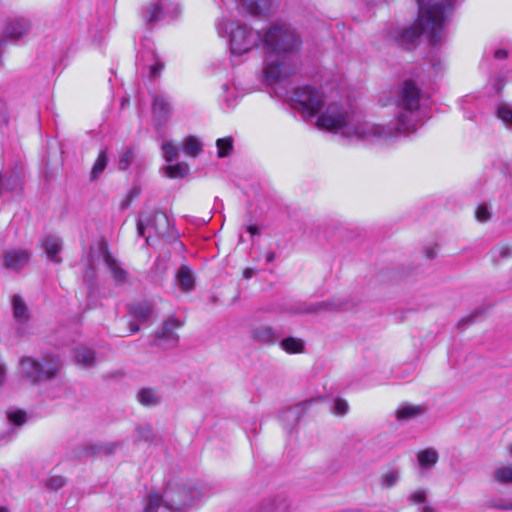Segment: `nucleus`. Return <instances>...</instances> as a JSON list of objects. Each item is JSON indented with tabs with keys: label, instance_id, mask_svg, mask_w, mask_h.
<instances>
[{
	"label": "nucleus",
	"instance_id": "obj_31",
	"mask_svg": "<svg viewBox=\"0 0 512 512\" xmlns=\"http://www.w3.org/2000/svg\"><path fill=\"white\" fill-rule=\"evenodd\" d=\"M217 155L219 158L229 156L233 151V139L232 137L219 138L216 141Z\"/></svg>",
	"mask_w": 512,
	"mask_h": 512
},
{
	"label": "nucleus",
	"instance_id": "obj_12",
	"mask_svg": "<svg viewBox=\"0 0 512 512\" xmlns=\"http://www.w3.org/2000/svg\"><path fill=\"white\" fill-rule=\"evenodd\" d=\"M30 260V254L26 250L13 249L5 254L6 267L15 271L24 268Z\"/></svg>",
	"mask_w": 512,
	"mask_h": 512
},
{
	"label": "nucleus",
	"instance_id": "obj_24",
	"mask_svg": "<svg viewBox=\"0 0 512 512\" xmlns=\"http://www.w3.org/2000/svg\"><path fill=\"white\" fill-rule=\"evenodd\" d=\"M203 151L201 141L195 136H188L183 142V152L190 157H197Z\"/></svg>",
	"mask_w": 512,
	"mask_h": 512
},
{
	"label": "nucleus",
	"instance_id": "obj_20",
	"mask_svg": "<svg viewBox=\"0 0 512 512\" xmlns=\"http://www.w3.org/2000/svg\"><path fill=\"white\" fill-rule=\"evenodd\" d=\"M439 459V454L434 448H426L417 453L418 464L422 468H432Z\"/></svg>",
	"mask_w": 512,
	"mask_h": 512
},
{
	"label": "nucleus",
	"instance_id": "obj_54",
	"mask_svg": "<svg viewBox=\"0 0 512 512\" xmlns=\"http://www.w3.org/2000/svg\"><path fill=\"white\" fill-rule=\"evenodd\" d=\"M508 452L512 456V444L508 446Z\"/></svg>",
	"mask_w": 512,
	"mask_h": 512
},
{
	"label": "nucleus",
	"instance_id": "obj_27",
	"mask_svg": "<svg viewBox=\"0 0 512 512\" xmlns=\"http://www.w3.org/2000/svg\"><path fill=\"white\" fill-rule=\"evenodd\" d=\"M283 350L288 353H301L304 351V341L300 338L287 337L280 343Z\"/></svg>",
	"mask_w": 512,
	"mask_h": 512
},
{
	"label": "nucleus",
	"instance_id": "obj_50",
	"mask_svg": "<svg viewBox=\"0 0 512 512\" xmlns=\"http://www.w3.org/2000/svg\"><path fill=\"white\" fill-rule=\"evenodd\" d=\"M247 231L252 235V236H255V235H259L260 232H259V229L257 226L255 225H250L247 227Z\"/></svg>",
	"mask_w": 512,
	"mask_h": 512
},
{
	"label": "nucleus",
	"instance_id": "obj_21",
	"mask_svg": "<svg viewBox=\"0 0 512 512\" xmlns=\"http://www.w3.org/2000/svg\"><path fill=\"white\" fill-rule=\"evenodd\" d=\"M252 338L262 343H273L276 339L275 331L270 326H259L252 330Z\"/></svg>",
	"mask_w": 512,
	"mask_h": 512
},
{
	"label": "nucleus",
	"instance_id": "obj_35",
	"mask_svg": "<svg viewBox=\"0 0 512 512\" xmlns=\"http://www.w3.org/2000/svg\"><path fill=\"white\" fill-rule=\"evenodd\" d=\"M133 315L139 322H145L152 315V308L146 303H140L133 308Z\"/></svg>",
	"mask_w": 512,
	"mask_h": 512
},
{
	"label": "nucleus",
	"instance_id": "obj_7",
	"mask_svg": "<svg viewBox=\"0 0 512 512\" xmlns=\"http://www.w3.org/2000/svg\"><path fill=\"white\" fill-rule=\"evenodd\" d=\"M170 227L168 216L161 211L152 213H143L139 216L137 222V232L140 236L146 238V243L151 245L153 236H164L168 233Z\"/></svg>",
	"mask_w": 512,
	"mask_h": 512
},
{
	"label": "nucleus",
	"instance_id": "obj_40",
	"mask_svg": "<svg viewBox=\"0 0 512 512\" xmlns=\"http://www.w3.org/2000/svg\"><path fill=\"white\" fill-rule=\"evenodd\" d=\"M349 405L346 400L337 398L334 402L333 413L343 416L348 412Z\"/></svg>",
	"mask_w": 512,
	"mask_h": 512
},
{
	"label": "nucleus",
	"instance_id": "obj_56",
	"mask_svg": "<svg viewBox=\"0 0 512 512\" xmlns=\"http://www.w3.org/2000/svg\"><path fill=\"white\" fill-rule=\"evenodd\" d=\"M474 317V314L473 315H470V317L468 319H466V321H471V318Z\"/></svg>",
	"mask_w": 512,
	"mask_h": 512
},
{
	"label": "nucleus",
	"instance_id": "obj_5",
	"mask_svg": "<svg viewBox=\"0 0 512 512\" xmlns=\"http://www.w3.org/2000/svg\"><path fill=\"white\" fill-rule=\"evenodd\" d=\"M202 496L201 490L194 484L186 485L181 491H174L169 487L165 492V499L157 494L150 493L147 496L144 510L145 512H157L160 506H164L172 512H180L185 507L193 504Z\"/></svg>",
	"mask_w": 512,
	"mask_h": 512
},
{
	"label": "nucleus",
	"instance_id": "obj_4",
	"mask_svg": "<svg viewBox=\"0 0 512 512\" xmlns=\"http://www.w3.org/2000/svg\"><path fill=\"white\" fill-rule=\"evenodd\" d=\"M216 29L220 37L229 39L233 55H244L262 43L259 31L239 25L225 16L216 24Z\"/></svg>",
	"mask_w": 512,
	"mask_h": 512
},
{
	"label": "nucleus",
	"instance_id": "obj_9",
	"mask_svg": "<svg viewBox=\"0 0 512 512\" xmlns=\"http://www.w3.org/2000/svg\"><path fill=\"white\" fill-rule=\"evenodd\" d=\"M170 14V9L165 0H152L145 6L142 17L146 23L155 24L164 20Z\"/></svg>",
	"mask_w": 512,
	"mask_h": 512
},
{
	"label": "nucleus",
	"instance_id": "obj_49",
	"mask_svg": "<svg viewBox=\"0 0 512 512\" xmlns=\"http://www.w3.org/2000/svg\"><path fill=\"white\" fill-rule=\"evenodd\" d=\"M436 255H437V252H436V250L434 248L429 247V248L425 249V256H426V258L432 259V258L436 257Z\"/></svg>",
	"mask_w": 512,
	"mask_h": 512
},
{
	"label": "nucleus",
	"instance_id": "obj_42",
	"mask_svg": "<svg viewBox=\"0 0 512 512\" xmlns=\"http://www.w3.org/2000/svg\"><path fill=\"white\" fill-rule=\"evenodd\" d=\"M409 500L414 504L424 503L426 500L425 490L419 489L409 495Z\"/></svg>",
	"mask_w": 512,
	"mask_h": 512
},
{
	"label": "nucleus",
	"instance_id": "obj_2",
	"mask_svg": "<svg viewBox=\"0 0 512 512\" xmlns=\"http://www.w3.org/2000/svg\"><path fill=\"white\" fill-rule=\"evenodd\" d=\"M264 49V82H274L289 77L295 70V58L302 47L297 30L289 24H273L262 35Z\"/></svg>",
	"mask_w": 512,
	"mask_h": 512
},
{
	"label": "nucleus",
	"instance_id": "obj_26",
	"mask_svg": "<svg viewBox=\"0 0 512 512\" xmlns=\"http://www.w3.org/2000/svg\"><path fill=\"white\" fill-rule=\"evenodd\" d=\"M153 111L158 116H167L171 112V103L164 95H156L153 98Z\"/></svg>",
	"mask_w": 512,
	"mask_h": 512
},
{
	"label": "nucleus",
	"instance_id": "obj_25",
	"mask_svg": "<svg viewBox=\"0 0 512 512\" xmlns=\"http://www.w3.org/2000/svg\"><path fill=\"white\" fill-rule=\"evenodd\" d=\"M492 262L499 264L512 256V247L508 244H499L490 251Z\"/></svg>",
	"mask_w": 512,
	"mask_h": 512
},
{
	"label": "nucleus",
	"instance_id": "obj_46",
	"mask_svg": "<svg viewBox=\"0 0 512 512\" xmlns=\"http://www.w3.org/2000/svg\"><path fill=\"white\" fill-rule=\"evenodd\" d=\"M7 377V368L3 361L0 360V386H2Z\"/></svg>",
	"mask_w": 512,
	"mask_h": 512
},
{
	"label": "nucleus",
	"instance_id": "obj_33",
	"mask_svg": "<svg viewBox=\"0 0 512 512\" xmlns=\"http://www.w3.org/2000/svg\"><path fill=\"white\" fill-rule=\"evenodd\" d=\"M163 158L166 162L172 163L179 155V149L174 145L172 141H164L161 145Z\"/></svg>",
	"mask_w": 512,
	"mask_h": 512
},
{
	"label": "nucleus",
	"instance_id": "obj_32",
	"mask_svg": "<svg viewBox=\"0 0 512 512\" xmlns=\"http://www.w3.org/2000/svg\"><path fill=\"white\" fill-rule=\"evenodd\" d=\"M188 165L185 163L170 164L165 168V173L170 178H182L188 173Z\"/></svg>",
	"mask_w": 512,
	"mask_h": 512
},
{
	"label": "nucleus",
	"instance_id": "obj_30",
	"mask_svg": "<svg viewBox=\"0 0 512 512\" xmlns=\"http://www.w3.org/2000/svg\"><path fill=\"white\" fill-rule=\"evenodd\" d=\"M19 186V179L17 176L0 174V197L4 191L16 190Z\"/></svg>",
	"mask_w": 512,
	"mask_h": 512
},
{
	"label": "nucleus",
	"instance_id": "obj_28",
	"mask_svg": "<svg viewBox=\"0 0 512 512\" xmlns=\"http://www.w3.org/2000/svg\"><path fill=\"white\" fill-rule=\"evenodd\" d=\"M400 480V472L398 470H387L381 474L379 484L382 489H390L397 485Z\"/></svg>",
	"mask_w": 512,
	"mask_h": 512
},
{
	"label": "nucleus",
	"instance_id": "obj_36",
	"mask_svg": "<svg viewBox=\"0 0 512 512\" xmlns=\"http://www.w3.org/2000/svg\"><path fill=\"white\" fill-rule=\"evenodd\" d=\"M475 218L477 221L481 223L488 222L489 220H491L492 212L490 207L485 203L478 205V207L475 210Z\"/></svg>",
	"mask_w": 512,
	"mask_h": 512
},
{
	"label": "nucleus",
	"instance_id": "obj_23",
	"mask_svg": "<svg viewBox=\"0 0 512 512\" xmlns=\"http://www.w3.org/2000/svg\"><path fill=\"white\" fill-rule=\"evenodd\" d=\"M74 358L78 364L91 367L96 362L95 353L87 347H79L74 352Z\"/></svg>",
	"mask_w": 512,
	"mask_h": 512
},
{
	"label": "nucleus",
	"instance_id": "obj_14",
	"mask_svg": "<svg viewBox=\"0 0 512 512\" xmlns=\"http://www.w3.org/2000/svg\"><path fill=\"white\" fill-rule=\"evenodd\" d=\"M175 279L183 292H190L195 287V278L187 265H182L176 272Z\"/></svg>",
	"mask_w": 512,
	"mask_h": 512
},
{
	"label": "nucleus",
	"instance_id": "obj_3",
	"mask_svg": "<svg viewBox=\"0 0 512 512\" xmlns=\"http://www.w3.org/2000/svg\"><path fill=\"white\" fill-rule=\"evenodd\" d=\"M456 0H417L418 19L409 27H394L386 32L390 44L404 49L416 45L422 34H426L432 45L441 40V32L449 20Z\"/></svg>",
	"mask_w": 512,
	"mask_h": 512
},
{
	"label": "nucleus",
	"instance_id": "obj_53",
	"mask_svg": "<svg viewBox=\"0 0 512 512\" xmlns=\"http://www.w3.org/2000/svg\"><path fill=\"white\" fill-rule=\"evenodd\" d=\"M422 512H436V511L429 506H425V507H423Z\"/></svg>",
	"mask_w": 512,
	"mask_h": 512
},
{
	"label": "nucleus",
	"instance_id": "obj_17",
	"mask_svg": "<svg viewBox=\"0 0 512 512\" xmlns=\"http://www.w3.org/2000/svg\"><path fill=\"white\" fill-rule=\"evenodd\" d=\"M138 401L147 407H154L161 403L162 396L155 388H142L137 393Z\"/></svg>",
	"mask_w": 512,
	"mask_h": 512
},
{
	"label": "nucleus",
	"instance_id": "obj_19",
	"mask_svg": "<svg viewBox=\"0 0 512 512\" xmlns=\"http://www.w3.org/2000/svg\"><path fill=\"white\" fill-rule=\"evenodd\" d=\"M271 0H242V6L251 15H263L269 11Z\"/></svg>",
	"mask_w": 512,
	"mask_h": 512
},
{
	"label": "nucleus",
	"instance_id": "obj_11",
	"mask_svg": "<svg viewBox=\"0 0 512 512\" xmlns=\"http://www.w3.org/2000/svg\"><path fill=\"white\" fill-rule=\"evenodd\" d=\"M290 502L284 495H274L265 498L256 512H288Z\"/></svg>",
	"mask_w": 512,
	"mask_h": 512
},
{
	"label": "nucleus",
	"instance_id": "obj_10",
	"mask_svg": "<svg viewBox=\"0 0 512 512\" xmlns=\"http://www.w3.org/2000/svg\"><path fill=\"white\" fill-rule=\"evenodd\" d=\"M428 411L425 404L404 403L395 411V417L398 422H407L423 416Z\"/></svg>",
	"mask_w": 512,
	"mask_h": 512
},
{
	"label": "nucleus",
	"instance_id": "obj_16",
	"mask_svg": "<svg viewBox=\"0 0 512 512\" xmlns=\"http://www.w3.org/2000/svg\"><path fill=\"white\" fill-rule=\"evenodd\" d=\"M344 307V302L340 301L339 299H333L331 301H323L318 303L315 308L313 309V312H319V311H336ZM291 313L294 314H301V313H308L312 312V310L304 307H296L290 310Z\"/></svg>",
	"mask_w": 512,
	"mask_h": 512
},
{
	"label": "nucleus",
	"instance_id": "obj_38",
	"mask_svg": "<svg viewBox=\"0 0 512 512\" xmlns=\"http://www.w3.org/2000/svg\"><path fill=\"white\" fill-rule=\"evenodd\" d=\"M7 417L11 423L17 426L23 425L27 420V415L22 410L10 411L8 412Z\"/></svg>",
	"mask_w": 512,
	"mask_h": 512
},
{
	"label": "nucleus",
	"instance_id": "obj_18",
	"mask_svg": "<svg viewBox=\"0 0 512 512\" xmlns=\"http://www.w3.org/2000/svg\"><path fill=\"white\" fill-rule=\"evenodd\" d=\"M11 304L15 320L19 323L27 322L30 318V313L23 299L20 296L15 295L12 297Z\"/></svg>",
	"mask_w": 512,
	"mask_h": 512
},
{
	"label": "nucleus",
	"instance_id": "obj_51",
	"mask_svg": "<svg viewBox=\"0 0 512 512\" xmlns=\"http://www.w3.org/2000/svg\"><path fill=\"white\" fill-rule=\"evenodd\" d=\"M139 331V326L137 324H130V334H135Z\"/></svg>",
	"mask_w": 512,
	"mask_h": 512
},
{
	"label": "nucleus",
	"instance_id": "obj_13",
	"mask_svg": "<svg viewBox=\"0 0 512 512\" xmlns=\"http://www.w3.org/2000/svg\"><path fill=\"white\" fill-rule=\"evenodd\" d=\"M103 256L106 266L112 273L114 282L117 285L126 283L129 278L128 272L121 266L118 260L108 251H106Z\"/></svg>",
	"mask_w": 512,
	"mask_h": 512
},
{
	"label": "nucleus",
	"instance_id": "obj_37",
	"mask_svg": "<svg viewBox=\"0 0 512 512\" xmlns=\"http://www.w3.org/2000/svg\"><path fill=\"white\" fill-rule=\"evenodd\" d=\"M498 117L507 127H512V108L508 105H500L497 109Z\"/></svg>",
	"mask_w": 512,
	"mask_h": 512
},
{
	"label": "nucleus",
	"instance_id": "obj_43",
	"mask_svg": "<svg viewBox=\"0 0 512 512\" xmlns=\"http://www.w3.org/2000/svg\"><path fill=\"white\" fill-rule=\"evenodd\" d=\"M490 506L499 510H512V500L492 501Z\"/></svg>",
	"mask_w": 512,
	"mask_h": 512
},
{
	"label": "nucleus",
	"instance_id": "obj_8",
	"mask_svg": "<svg viewBox=\"0 0 512 512\" xmlns=\"http://www.w3.org/2000/svg\"><path fill=\"white\" fill-rule=\"evenodd\" d=\"M181 326L182 323L175 318L165 321L160 331L155 334L156 344L165 349L175 347L179 339L176 330Z\"/></svg>",
	"mask_w": 512,
	"mask_h": 512
},
{
	"label": "nucleus",
	"instance_id": "obj_45",
	"mask_svg": "<svg viewBox=\"0 0 512 512\" xmlns=\"http://www.w3.org/2000/svg\"><path fill=\"white\" fill-rule=\"evenodd\" d=\"M222 90H223V93H224V95H222V97H223V100L226 103L227 108L233 107L234 106V99H230L229 96L226 95L229 92V90H230L229 86L224 84L222 86Z\"/></svg>",
	"mask_w": 512,
	"mask_h": 512
},
{
	"label": "nucleus",
	"instance_id": "obj_6",
	"mask_svg": "<svg viewBox=\"0 0 512 512\" xmlns=\"http://www.w3.org/2000/svg\"><path fill=\"white\" fill-rule=\"evenodd\" d=\"M58 368L57 359L51 355H44L41 359L24 356L20 360L21 375L32 384H38L54 378Z\"/></svg>",
	"mask_w": 512,
	"mask_h": 512
},
{
	"label": "nucleus",
	"instance_id": "obj_48",
	"mask_svg": "<svg viewBox=\"0 0 512 512\" xmlns=\"http://www.w3.org/2000/svg\"><path fill=\"white\" fill-rule=\"evenodd\" d=\"M508 55V52L504 49H498L495 51L494 56L497 59H505Z\"/></svg>",
	"mask_w": 512,
	"mask_h": 512
},
{
	"label": "nucleus",
	"instance_id": "obj_15",
	"mask_svg": "<svg viewBox=\"0 0 512 512\" xmlns=\"http://www.w3.org/2000/svg\"><path fill=\"white\" fill-rule=\"evenodd\" d=\"M42 245L45 249V253L47 257L55 262L60 263L62 261L61 257L59 256V253L62 249V242L61 240L56 236H47L43 242Z\"/></svg>",
	"mask_w": 512,
	"mask_h": 512
},
{
	"label": "nucleus",
	"instance_id": "obj_47",
	"mask_svg": "<svg viewBox=\"0 0 512 512\" xmlns=\"http://www.w3.org/2000/svg\"><path fill=\"white\" fill-rule=\"evenodd\" d=\"M313 402H314V400H309L307 402L301 403L298 406L291 408L290 412L293 414H296L300 409H302L303 407H306L308 405H311Z\"/></svg>",
	"mask_w": 512,
	"mask_h": 512
},
{
	"label": "nucleus",
	"instance_id": "obj_39",
	"mask_svg": "<svg viewBox=\"0 0 512 512\" xmlns=\"http://www.w3.org/2000/svg\"><path fill=\"white\" fill-rule=\"evenodd\" d=\"M65 478L59 475L51 476L47 482L46 486L51 490H58L65 485Z\"/></svg>",
	"mask_w": 512,
	"mask_h": 512
},
{
	"label": "nucleus",
	"instance_id": "obj_1",
	"mask_svg": "<svg viewBox=\"0 0 512 512\" xmlns=\"http://www.w3.org/2000/svg\"><path fill=\"white\" fill-rule=\"evenodd\" d=\"M421 90L413 81H404L399 87L395 104L396 121L385 124L366 120L356 112L349 99L338 90L327 87H298L291 98V106L304 117L317 116L316 125L352 141L374 145H388L401 134L415 132L421 121Z\"/></svg>",
	"mask_w": 512,
	"mask_h": 512
},
{
	"label": "nucleus",
	"instance_id": "obj_44",
	"mask_svg": "<svg viewBox=\"0 0 512 512\" xmlns=\"http://www.w3.org/2000/svg\"><path fill=\"white\" fill-rule=\"evenodd\" d=\"M163 67H164V65L161 62H159V61H156L154 64L150 65L149 66V75H150V77L152 79L157 78L160 75Z\"/></svg>",
	"mask_w": 512,
	"mask_h": 512
},
{
	"label": "nucleus",
	"instance_id": "obj_41",
	"mask_svg": "<svg viewBox=\"0 0 512 512\" xmlns=\"http://www.w3.org/2000/svg\"><path fill=\"white\" fill-rule=\"evenodd\" d=\"M138 438L146 442H150L153 439L152 428L149 425L140 426L137 428Z\"/></svg>",
	"mask_w": 512,
	"mask_h": 512
},
{
	"label": "nucleus",
	"instance_id": "obj_55",
	"mask_svg": "<svg viewBox=\"0 0 512 512\" xmlns=\"http://www.w3.org/2000/svg\"><path fill=\"white\" fill-rule=\"evenodd\" d=\"M0 512H8V510L4 507H0Z\"/></svg>",
	"mask_w": 512,
	"mask_h": 512
},
{
	"label": "nucleus",
	"instance_id": "obj_22",
	"mask_svg": "<svg viewBox=\"0 0 512 512\" xmlns=\"http://www.w3.org/2000/svg\"><path fill=\"white\" fill-rule=\"evenodd\" d=\"M107 165H108V152H107V149H102L99 152L98 157L96 158V160L92 166V169L90 172V180H92V181L96 180L106 169Z\"/></svg>",
	"mask_w": 512,
	"mask_h": 512
},
{
	"label": "nucleus",
	"instance_id": "obj_34",
	"mask_svg": "<svg viewBox=\"0 0 512 512\" xmlns=\"http://www.w3.org/2000/svg\"><path fill=\"white\" fill-rule=\"evenodd\" d=\"M135 158V152L133 148H126L125 151L119 153L118 169L125 171L127 170Z\"/></svg>",
	"mask_w": 512,
	"mask_h": 512
},
{
	"label": "nucleus",
	"instance_id": "obj_29",
	"mask_svg": "<svg viewBox=\"0 0 512 512\" xmlns=\"http://www.w3.org/2000/svg\"><path fill=\"white\" fill-rule=\"evenodd\" d=\"M494 479L500 484H512V464H507L495 469Z\"/></svg>",
	"mask_w": 512,
	"mask_h": 512
},
{
	"label": "nucleus",
	"instance_id": "obj_52",
	"mask_svg": "<svg viewBox=\"0 0 512 512\" xmlns=\"http://www.w3.org/2000/svg\"><path fill=\"white\" fill-rule=\"evenodd\" d=\"M274 259H275V253H274V252H269V253L267 254V256H266V260H267V262H269V263H270V262L274 261Z\"/></svg>",
	"mask_w": 512,
	"mask_h": 512
}]
</instances>
